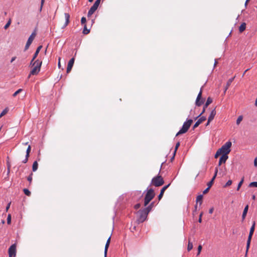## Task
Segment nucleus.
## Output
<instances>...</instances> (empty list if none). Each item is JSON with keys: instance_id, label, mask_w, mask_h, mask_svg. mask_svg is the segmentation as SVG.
<instances>
[{"instance_id": "a878e982", "label": "nucleus", "mask_w": 257, "mask_h": 257, "mask_svg": "<svg viewBox=\"0 0 257 257\" xmlns=\"http://www.w3.org/2000/svg\"><path fill=\"white\" fill-rule=\"evenodd\" d=\"M193 244L191 242H190V240H189L188 246H187V250L190 251L193 248Z\"/></svg>"}, {"instance_id": "f704fd0d", "label": "nucleus", "mask_w": 257, "mask_h": 257, "mask_svg": "<svg viewBox=\"0 0 257 257\" xmlns=\"http://www.w3.org/2000/svg\"><path fill=\"white\" fill-rule=\"evenodd\" d=\"M7 111L8 110L7 109H4L0 114V118L5 115L7 113Z\"/></svg>"}, {"instance_id": "0eeeda50", "label": "nucleus", "mask_w": 257, "mask_h": 257, "mask_svg": "<svg viewBox=\"0 0 257 257\" xmlns=\"http://www.w3.org/2000/svg\"><path fill=\"white\" fill-rule=\"evenodd\" d=\"M149 213V212L148 211L146 210L145 208L142 210H140L139 211L140 217L139 219V221L141 222H144L146 219Z\"/></svg>"}, {"instance_id": "c85d7f7f", "label": "nucleus", "mask_w": 257, "mask_h": 257, "mask_svg": "<svg viewBox=\"0 0 257 257\" xmlns=\"http://www.w3.org/2000/svg\"><path fill=\"white\" fill-rule=\"evenodd\" d=\"M109 244L106 243L105 245V248H104V257H106L107 252L108 250V248L109 247Z\"/></svg>"}, {"instance_id": "69168bd1", "label": "nucleus", "mask_w": 257, "mask_h": 257, "mask_svg": "<svg viewBox=\"0 0 257 257\" xmlns=\"http://www.w3.org/2000/svg\"><path fill=\"white\" fill-rule=\"evenodd\" d=\"M252 199L253 200H255V196L254 195H253L252 196Z\"/></svg>"}, {"instance_id": "de8ad7c7", "label": "nucleus", "mask_w": 257, "mask_h": 257, "mask_svg": "<svg viewBox=\"0 0 257 257\" xmlns=\"http://www.w3.org/2000/svg\"><path fill=\"white\" fill-rule=\"evenodd\" d=\"M205 108L206 107H203V109L202 110V111L201 112V113L198 115L196 117V119H197V118H198L199 117H200L205 111Z\"/></svg>"}, {"instance_id": "13d9d810", "label": "nucleus", "mask_w": 257, "mask_h": 257, "mask_svg": "<svg viewBox=\"0 0 257 257\" xmlns=\"http://www.w3.org/2000/svg\"><path fill=\"white\" fill-rule=\"evenodd\" d=\"M110 236H109L108 238V239L107 240V241H106V243H108V244H109L110 243Z\"/></svg>"}, {"instance_id": "4c0bfd02", "label": "nucleus", "mask_w": 257, "mask_h": 257, "mask_svg": "<svg viewBox=\"0 0 257 257\" xmlns=\"http://www.w3.org/2000/svg\"><path fill=\"white\" fill-rule=\"evenodd\" d=\"M231 184H232V181H231V180H228V181L226 182V184H225V185H224V187H227V186H229L231 185Z\"/></svg>"}, {"instance_id": "052dcab7", "label": "nucleus", "mask_w": 257, "mask_h": 257, "mask_svg": "<svg viewBox=\"0 0 257 257\" xmlns=\"http://www.w3.org/2000/svg\"><path fill=\"white\" fill-rule=\"evenodd\" d=\"M35 59H33V58H32V60L31 61V62H30V65H32V66H33V63L35 62L34 61Z\"/></svg>"}, {"instance_id": "09e8293b", "label": "nucleus", "mask_w": 257, "mask_h": 257, "mask_svg": "<svg viewBox=\"0 0 257 257\" xmlns=\"http://www.w3.org/2000/svg\"><path fill=\"white\" fill-rule=\"evenodd\" d=\"M141 206V204L140 203H138L135 205V208L136 209H139Z\"/></svg>"}, {"instance_id": "20e7f679", "label": "nucleus", "mask_w": 257, "mask_h": 257, "mask_svg": "<svg viewBox=\"0 0 257 257\" xmlns=\"http://www.w3.org/2000/svg\"><path fill=\"white\" fill-rule=\"evenodd\" d=\"M231 145L232 143L230 141L227 142L220 149H219V152H220L222 155L226 154V155H228V154L230 152V148Z\"/></svg>"}, {"instance_id": "680f3d73", "label": "nucleus", "mask_w": 257, "mask_h": 257, "mask_svg": "<svg viewBox=\"0 0 257 257\" xmlns=\"http://www.w3.org/2000/svg\"><path fill=\"white\" fill-rule=\"evenodd\" d=\"M217 172H218V168L216 167L215 169L214 174H216V175H217Z\"/></svg>"}, {"instance_id": "3c124183", "label": "nucleus", "mask_w": 257, "mask_h": 257, "mask_svg": "<svg viewBox=\"0 0 257 257\" xmlns=\"http://www.w3.org/2000/svg\"><path fill=\"white\" fill-rule=\"evenodd\" d=\"M254 166L257 167V157L254 159Z\"/></svg>"}, {"instance_id": "f8f14e48", "label": "nucleus", "mask_w": 257, "mask_h": 257, "mask_svg": "<svg viewBox=\"0 0 257 257\" xmlns=\"http://www.w3.org/2000/svg\"><path fill=\"white\" fill-rule=\"evenodd\" d=\"M206 117L204 116H201L197 121L195 122L193 126V128H195L199 126L203 121L206 120Z\"/></svg>"}, {"instance_id": "5701e85b", "label": "nucleus", "mask_w": 257, "mask_h": 257, "mask_svg": "<svg viewBox=\"0 0 257 257\" xmlns=\"http://www.w3.org/2000/svg\"><path fill=\"white\" fill-rule=\"evenodd\" d=\"M38 164L37 161H35L33 163V166H32V170L33 171L35 172L37 169H38Z\"/></svg>"}, {"instance_id": "58836bf2", "label": "nucleus", "mask_w": 257, "mask_h": 257, "mask_svg": "<svg viewBox=\"0 0 257 257\" xmlns=\"http://www.w3.org/2000/svg\"><path fill=\"white\" fill-rule=\"evenodd\" d=\"M179 146H180V143H179V142H178V143L176 144L175 149L174 153V155H175V153H176V152L177 150L178 149V147H179Z\"/></svg>"}, {"instance_id": "7ed1b4c3", "label": "nucleus", "mask_w": 257, "mask_h": 257, "mask_svg": "<svg viewBox=\"0 0 257 257\" xmlns=\"http://www.w3.org/2000/svg\"><path fill=\"white\" fill-rule=\"evenodd\" d=\"M193 120L191 119H187L186 121L184 122L182 128L177 133L176 136H178L181 134H184L187 132L188 129L189 128L191 123H192Z\"/></svg>"}, {"instance_id": "49530a36", "label": "nucleus", "mask_w": 257, "mask_h": 257, "mask_svg": "<svg viewBox=\"0 0 257 257\" xmlns=\"http://www.w3.org/2000/svg\"><path fill=\"white\" fill-rule=\"evenodd\" d=\"M213 183V180H211L210 182H209L207 184V186L209 188H210L211 186L212 185V184Z\"/></svg>"}, {"instance_id": "c03bdc74", "label": "nucleus", "mask_w": 257, "mask_h": 257, "mask_svg": "<svg viewBox=\"0 0 257 257\" xmlns=\"http://www.w3.org/2000/svg\"><path fill=\"white\" fill-rule=\"evenodd\" d=\"M252 235L253 234H252L251 233H249V235L248 236V238H247V241H249V242L251 241V239Z\"/></svg>"}, {"instance_id": "864d4df0", "label": "nucleus", "mask_w": 257, "mask_h": 257, "mask_svg": "<svg viewBox=\"0 0 257 257\" xmlns=\"http://www.w3.org/2000/svg\"><path fill=\"white\" fill-rule=\"evenodd\" d=\"M16 56L13 57L10 61V62L13 63L16 60Z\"/></svg>"}, {"instance_id": "c9c22d12", "label": "nucleus", "mask_w": 257, "mask_h": 257, "mask_svg": "<svg viewBox=\"0 0 257 257\" xmlns=\"http://www.w3.org/2000/svg\"><path fill=\"white\" fill-rule=\"evenodd\" d=\"M221 154V152H219V150L218 149L217 152H216L215 154V156H214V157L215 158H217L218 157V156L219 155H220Z\"/></svg>"}, {"instance_id": "9b49d317", "label": "nucleus", "mask_w": 257, "mask_h": 257, "mask_svg": "<svg viewBox=\"0 0 257 257\" xmlns=\"http://www.w3.org/2000/svg\"><path fill=\"white\" fill-rule=\"evenodd\" d=\"M74 60H75L74 58H72L69 60V61L68 63V65H67V70H66L67 73L70 72V71L71 70L72 68L74 63Z\"/></svg>"}, {"instance_id": "774afa93", "label": "nucleus", "mask_w": 257, "mask_h": 257, "mask_svg": "<svg viewBox=\"0 0 257 257\" xmlns=\"http://www.w3.org/2000/svg\"><path fill=\"white\" fill-rule=\"evenodd\" d=\"M217 60H215V62H214V66H215L217 64Z\"/></svg>"}, {"instance_id": "aec40b11", "label": "nucleus", "mask_w": 257, "mask_h": 257, "mask_svg": "<svg viewBox=\"0 0 257 257\" xmlns=\"http://www.w3.org/2000/svg\"><path fill=\"white\" fill-rule=\"evenodd\" d=\"M42 46H39L36 49V51L35 53V54H34V56H33V59H35L36 58V57H37L40 51L41 50V49H42Z\"/></svg>"}, {"instance_id": "c756f323", "label": "nucleus", "mask_w": 257, "mask_h": 257, "mask_svg": "<svg viewBox=\"0 0 257 257\" xmlns=\"http://www.w3.org/2000/svg\"><path fill=\"white\" fill-rule=\"evenodd\" d=\"M250 187H256L257 188V182H252L249 184Z\"/></svg>"}, {"instance_id": "6ab92c4d", "label": "nucleus", "mask_w": 257, "mask_h": 257, "mask_svg": "<svg viewBox=\"0 0 257 257\" xmlns=\"http://www.w3.org/2000/svg\"><path fill=\"white\" fill-rule=\"evenodd\" d=\"M248 209V205H247L244 208L242 214V220L243 221L246 217Z\"/></svg>"}, {"instance_id": "4d7b16f0", "label": "nucleus", "mask_w": 257, "mask_h": 257, "mask_svg": "<svg viewBox=\"0 0 257 257\" xmlns=\"http://www.w3.org/2000/svg\"><path fill=\"white\" fill-rule=\"evenodd\" d=\"M60 60H61V58H60V57H59V59H58V67L59 68H60V66H61V65H60Z\"/></svg>"}, {"instance_id": "b1692460", "label": "nucleus", "mask_w": 257, "mask_h": 257, "mask_svg": "<svg viewBox=\"0 0 257 257\" xmlns=\"http://www.w3.org/2000/svg\"><path fill=\"white\" fill-rule=\"evenodd\" d=\"M255 225V222L254 221H253L252 226L250 229L249 233L253 234V232L254 231V228Z\"/></svg>"}, {"instance_id": "37998d69", "label": "nucleus", "mask_w": 257, "mask_h": 257, "mask_svg": "<svg viewBox=\"0 0 257 257\" xmlns=\"http://www.w3.org/2000/svg\"><path fill=\"white\" fill-rule=\"evenodd\" d=\"M44 2H45V0H41V6H40V12H41V11L42 10V8H43Z\"/></svg>"}, {"instance_id": "a211bd4d", "label": "nucleus", "mask_w": 257, "mask_h": 257, "mask_svg": "<svg viewBox=\"0 0 257 257\" xmlns=\"http://www.w3.org/2000/svg\"><path fill=\"white\" fill-rule=\"evenodd\" d=\"M235 78V76H234L233 77L231 78H230L227 82L226 83V85L225 87V89H224V94L225 93L226 90L228 89V87H229V86L231 85V83L232 82L233 80H234Z\"/></svg>"}, {"instance_id": "bb28decb", "label": "nucleus", "mask_w": 257, "mask_h": 257, "mask_svg": "<svg viewBox=\"0 0 257 257\" xmlns=\"http://www.w3.org/2000/svg\"><path fill=\"white\" fill-rule=\"evenodd\" d=\"M153 206H154V203L152 202L148 207L145 208V209H146V210L148 211V212H149L151 210V209H152V207H153Z\"/></svg>"}, {"instance_id": "423d86ee", "label": "nucleus", "mask_w": 257, "mask_h": 257, "mask_svg": "<svg viewBox=\"0 0 257 257\" xmlns=\"http://www.w3.org/2000/svg\"><path fill=\"white\" fill-rule=\"evenodd\" d=\"M101 0H96L92 6L90 8L89 10L88 11L87 16L88 17L91 16L95 11L97 9L99 4L100 3Z\"/></svg>"}, {"instance_id": "412c9836", "label": "nucleus", "mask_w": 257, "mask_h": 257, "mask_svg": "<svg viewBox=\"0 0 257 257\" xmlns=\"http://www.w3.org/2000/svg\"><path fill=\"white\" fill-rule=\"evenodd\" d=\"M246 28V24L245 23H243L241 24L239 28V31L240 33L243 32Z\"/></svg>"}, {"instance_id": "393cba45", "label": "nucleus", "mask_w": 257, "mask_h": 257, "mask_svg": "<svg viewBox=\"0 0 257 257\" xmlns=\"http://www.w3.org/2000/svg\"><path fill=\"white\" fill-rule=\"evenodd\" d=\"M203 198V195H199L196 198V202L197 203L200 202V204H202V200Z\"/></svg>"}, {"instance_id": "e433bc0d", "label": "nucleus", "mask_w": 257, "mask_h": 257, "mask_svg": "<svg viewBox=\"0 0 257 257\" xmlns=\"http://www.w3.org/2000/svg\"><path fill=\"white\" fill-rule=\"evenodd\" d=\"M11 222V215L9 214L7 217V223L10 224Z\"/></svg>"}, {"instance_id": "f03ea898", "label": "nucleus", "mask_w": 257, "mask_h": 257, "mask_svg": "<svg viewBox=\"0 0 257 257\" xmlns=\"http://www.w3.org/2000/svg\"><path fill=\"white\" fill-rule=\"evenodd\" d=\"M147 192L144 199V206H147L150 201L155 197V194L154 190L152 188L147 189Z\"/></svg>"}, {"instance_id": "4468645a", "label": "nucleus", "mask_w": 257, "mask_h": 257, "mask_svg": "<svg viewBox=\"0 0 257 257\" xmlns=\"http://www.w3.org/2000/svg\"><path fill=\"white\" fill-rule=\"evenodd\" d=\"M170 186V184H168L167 185L164 186L162 189L161 190V192L160 194L158 196V199L159 200H161L162 198L164 193L165 191L168 188V187Z\"/></svg>"}, {"instance_id": "6e6d98bb", "label": "nucleus", "mask_w": 257, "mask_h": 257, "mask_svg": "<svg viewBox=\"0 0 257 257\" xmlns=\"http://www.w3.org/2000/svg\"><path fill=\"white\" fill-rule=\"evenodd\" d=\"M214 210V208L212 207L211 208H210L209 210V213L210 214H212L213 213V211Z\"/></svg>"}, {"instance_id": "a18cd8bd", "label": "nucleus", "mask_w": 257, "mask_h": 257, "mask_svg": "<svg viewBox=\"0 0 257 257\" xmlns=\"http://www.w3.org/2000/svg\"><path fill=\"white\" fill-rule=\"evenodd\" d=\"M250 242H249V241H247L246 242V250H247V251H248V249L249 248V246H250Z\"/></svg>"}, {"instance_id": "1a4fd4ad", "label": "nucleus", "mask_w": 257, "mask_h": 257, "mask_svg": "<svg viewBox=\"0 0 257 257\" xmlns=\"http://www.w3.org/2000/svg\"><path fill=\"white\" fill-rule=\"evenodd\" d=\"M16 254V245L15 244H12L9 248V257L15 256Z\"/></svg>"}, {"instance_id": "dca6fc26", "label": "nucleus", "mask_w": 257, "mask_h": 257, "mask_svg": "<svg viewBox=\"0 0 257 257\" xmlns=\"http://www.w3.org/2000/svg\"><path fill=\"white\" fill-rule=\"evenodd\" d=\"M215 115H216V110H215V108H214L213 110H212V111H211V112L209 115V117L208 118V119H209V121H211L214 119Z\"/></svg>"}, {"instance_id": "4be33fe9", "label": "nucleus", "mask_w": 257, "mask_h": 257, "mask_svg": "<svg viewBox=\"0 0 257 257\" xmlns=\"http://www.w3.org/2000/svg\"><path fill=\"white\" fill-rule=\"evenodd\" d=\"M212 102V99L211 97H208L205 104L204 105V107H207L210 103Z\"/></svg>"}, {"instance_id": "473e14b6", "label": "nucleus", "mask_w": 257, "mask_h": 257, "mask_svg": "<svg viewBox=\"0 0 257 257\" xmlns=\"http://www.w3.org/2000/svg\"><path fill=\"white\" fill-rule=\"evenodd\" d=\"M243 182V178H242V179L241 180V181L239 182V183H238V186H237V190H239L240 187L241 186L242 183Z\"/></svg>"}, {"instance_id": "39448f33", "label": "nucleus", "mask_w": 257, "mask_h": 257, "mask_svg": "<svg viewBox=\"0 0 257 257\" xmlns=\"http://www.w3.org/2000/svg\"><path fill=\"white\" fill-rule=\"evenodd\" d=\"M164 183L163 178L161 176H157L154 177L151 182V184H153L156 187L162 186Z\"/></svg>"}, {"instance_id": "79ce46f5", "label": "nucleus", "mask_w": 257, "mask_h": 257, "mask_svg": "<svg viewBox=\"0 0 257 257\" xmlns=\"http://www.w3.org/2000/svg\"><path fill=\"white\" fill-rule=\"evenodd\" d=\"M202 245H199L198 247V253H197V255H199L201 251V249H202Z\"/></svg>"}, {"instance_id": "bf43d9fd", "label": "nucleus", "mask_w": 257, "mask_h": 257, "mask_svg": "<svg viewBox=\"0 0 257 257\" xmlns=\"http://www.w3.org/2000/svg\"><path fill=\"white\" fill-rule=\"evenodd\" d=\"M110 236H109L108 238V239L107 240V241H106V243H108V244H109L110 243Z\"/></svg>"}, {"instance_id": "5fc2aeb1", "label": "nucleus", "mask_w": 257, "mask_h": 257, "mask_svg": "<svg viewBox=\"0 0 257 257\" xmlns=\"http://www.w3.org/2000/svg\"><path fill=\"white\" fill-rule=\"evenodd\" d=\"M28 180L30 182H31L32 180V176H29L28 177Z\"/></svg>"}, {"instance_id": "8fccbe9b", "label": "nucleus", "mask_w": 257, "mask_h": 257, "mask_svg": "<svg viewBox=\"0 0 257 257\" xmlns=\"http://www.w3.org/2000/svg\"><path fill=\"white\" fill-rule=\"evenodd\" d=\"M203 215V213L201 212L199 215V219H198V221L199 222L201 223V221H202V219H201V217H202V216Z\"/></svg>"}, {"instance_id": "2eb2a0df", "label": "nucleus", "mask_w": 257, "mask_h": 257, "mask_svg": "<svg viewBox=\"0 0 257 257\" xmlns=\"http://www.w3.org/2000/svg\"><path fill=\"white\" fill-rule=\"evenodd\" d=\"M31 146L29 145L26 151V155L25 159L22 161L23 163H26L28 162V158L29 157L30 152L31 151Z\"/></svg>"}, {"instance_id": "6e6552de", "label": "nucleus", "mask_w": 257, "mask_h": 257, "mask_svg": "<svg viewBox=\"0 0 257 257\" xmlns=\"http://www.w3.org/2000/svg\"><path fill=\"white\" fill-rule=\"evenodd\" d=\"M36 36V33L35 32H33L29 38H28V40L27 42V43L26 44L25 47V50H27L29 48L30 46L32 44L33 41L34 40L35 37Z\"/></svg>"}, {"instance_id": "cd10ccee", "label": "nucleus", "mask_w": 257, "mask_h": 257, "mask_svg": "<svg viewBox=\"0 0 257 257\" xmlns=\"http://www.w3.org/2000/svg\"><path fill=\"white\" fill-rule=\"evenodd\" d=\"M90 32V30L87 29L86 25H84V29L83 30V33L84 34H88Z\"/></svg>"}, {"instance_id": "0e129e2a", "label": "nucleus", "mask_w": 257, "mask_h": 257, "mask_svg": "<svg viewBox=\"0 0 257 257\" xmlns=\"http://www.w3.org/2000/svg\"><path fill=\"white\" fill-rule=\"evenodd\" d=\"M10 206V203L8 204V205H7V206L6 207V210L7 211L9 209Z\"/></svg>"}, {"instance_id": "e2e57ef3", "label": "nucleus", "mask_w": 257, "mask_h": 257, "mask_svg": "<svg viewBox=\"0 0 257 257\" xmlns=\"http://www.w3.org/2000/svg\"><path fill=\"white\" fill-rule=\"evenodd\" d=\"M217 175H216V174H214L213 177H212V179L211 180H213V181H214V179H215Z\"/></svg>"}, {"instance_id": "f257e3e1", "label": "nucleus", "mask_w": 257, "mask_h": 257, "mask_svg": "<svg viewBox=\"0 0 257 257\" xmlns=\"http://www.w3.org/2000/svg\"><path fill=\"white\" fill-rule=\"evenodd\" d=\"M42 63V61L39 60H36L33 63L32 69L30 74L34 75L38 74L40 71Z\"/></svg>"}, {"instance_id": "2f4dec72", "label": "nucleus", "mask_w": 257, "mask_h": 257, "mask_svg": "<svg viewBox=\"0 0 257 257\" xmlns=\"http://www.w3.org/2000/svg\"><path fill=\"white\" fill-rule=\"evenodd\" d=\"M23 91V89L20 88V89H19L18 90H17L13 94V96L14 97H15L19 93H20V92H21L22 91Z\"/></svg>"}, {"instance_id": "ddd939ff", "label": "nucleus", "mask_w": 257, "mask_h": 257, "mask_svg": "<svg viewBox=\"0 0 257 257\" xmlns=\"http://www.w3.org/2000/svg\"><path fill=\"white\" fill-rule=\"evenodd\" d=\"M228 158V155H226V154H223L219 159L218 166H220L222 163H225Z\"/></svg>"}, {"instance_id": "72a5a7b5", "label": "nucleus", "mask_w": 257, "mask_h": 257, "mask_svg": "<svg viewBox=\"0 0 257 257\" xmlns=\"http://www.w3.org/2000/svg\"><path fill=\"white\" fill-rule=\"evenodd\" d=\"M242 120V116L241 115L239 116L237 120H236V124H239L240 121Z\"/></svg>"}, {"instance_id": "ea45409f", "label": "nucleus", "mask_w": 257, "mask_h": 257, "mask_svg": "<svg viewBox=\"0 0 257 257\" xmlns=\"http://www.w3.org/2000/svg\"><path fill=\"white\" fill-rule=\"evenodd\" d=\"M81 22L82 23V24H85V23L86 22V19L85 17H82L81 18Z\"/></svg>"}, {"instance_id": "9d476101", "label": "nucleus", "mask_w": 257, "mask_h": 257, "mask_svg": "<svg viewBox=\"0 0 257 257\" xmlns=\"http://www.w3.org/2000/svg\"><path fill=\"white\" fill-rule=\"evenodd\" d=\"M202 89H201L199 93H198L197 97L196 98L195 104L197 106H200L203 103V100H200L201 95H202Z\"/></svg>"}, {"instance_id": "7c9ffc66", "label": "nucleus", "mask_w": 257, "mask_h": 257, "mask_svg": "<svg viewBox=\"0 0 257 257\" xmlns=\"http://www.w3.org/2000/svg\"><path fill=\"white\" fill-rule=\"evenodd\" d=\"M23 191L24 193L27 196H30L31 195V192L28 189H24Z\"/></svg>"}, {"instance_id": "603ef678", "label": "nucleus", "mask_w": 257, "mask_h": 257, "mask_svg": "<svg viewBox=\"0 0 257 257\" xmlns=\"http://www.w3.org/2000/svg\"><path fill=\"white\" fill-rule=\"evenodd\" d=\"M209 188H210L208 187L206 189H205L203 192V194H206V193H207Z\"/></svg>"}, {"instance_id": "f3484780", "label": "nucleus", "mask_w": 257, "mask_h": 257, "mask_svg": "<svg viewBox=\"0 0 257 257\" xmlns=\"http://www.w3.org/2000/svg\"><path fill=\"white\" fill-rule=\"evenodd\" d=\"M65 19V23L63 27V28H64L66 27L69 23V19H70V15L68 13H65L64 14Z\"/></svg>"}, {"instance_id": "a19ab883", "label": "nucleus", "mask_w": 257, "mask_h": 257, "mask_svg": "<svg viewBox=\"0 0 257 257\" xmlns=\"http://www.w3.org/2000/svg\"><path fill=\"white\" fill-rule=\"evenodd\" d=\"M11 23V20H10L8 22V23L6 24V25L5 26L4 28H5V29H7L9 27V26L10 25Z\"/></svg>"}, {"instance_id": "338daca9", "label": "nucleus", "mask_w": 257, "mask_h": 257, "mask_svg": "<svg viewBox=\"0 0 257 257\" xmlns=\"http://www.w3.org/2000/svg\"><path fill=\"white\" fill-rule=\"evenodd\" d=\"M210 122H211V121H209V119H208V121H207V123H206V125L207 126V125H209Z\"/></svg>"}]
</instances>
